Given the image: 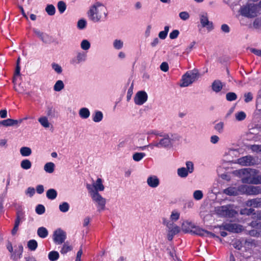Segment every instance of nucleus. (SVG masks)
<instances>
[{
    "label": "nucleus",
    "mask_w": 261,
    "mask_h": 261,
    "mask_svg": "<svg viewBox=\"0 0 261 261\" xmlns=\"http://www.w3.org/2000/svg\"><path fill=\"white\" fill-rule=\"evenodd\" d=\"M246 117V115L245 112L241 111L236 114V118L238 121H242Z\"/></svg>",
    "instance_id": "44"
},
{
    "label": "nucleus",
    "mask_w": 261,
    "mask_h": 261,
    "mask_svg": "<svg viewBox=\"0 0 261 261\" xmlns=\"http://www.w3.org/2000/svg\"><path fill=\"white\" fill-rule=\"evenodd\" d=\"M44 189L43 186L42 185H38L36 187L37 193L39 194L43 193L44 192Z\"/></svg>",
    "instance_id": "61"
},
{
    "label": "nucleus",
    "mask_w": 261,
    "mask_h": 261,
    "mask_svg": "<svg viewBox=\"0 0 261 261\" xmlns=\"http://www.w3.org/2000/svg\"><path fill=\"white\" fill-rule=\"evenodd\" d=\"M36 213L38 215H42L45 213V208L43 205L38 204L35 209Z\"/></svg>",
    "instance_id": "43"
},
{
    "label": "nucleus",
    "mask_w": 261,
    "mask_h": 261,
    "mask_svg": "<svg viewBox=\"0 0 261 261\" xmlns=\"http://www.w3.org/2000/svg\"><path fill=\"white\" fill-rule=\"evenodd\" d=\"M250 148L254 152H261V145H252Z\"/></svg>",
    "instance_id": "52"
},
{
    "label": "nucleus",
    "mask_w": 261,
    "mask_h": 261,
    "mask_svg": "<svg viewBox=\"0 0 261 261\" xmlns=\"http://www.w3.org/2000/svg\"><path fill=\"white\" fill-rule=\"evenodd\" d=\"M69 209V205L66 202H64L59 205V210L63 213H66Z\"/></svg>",
    "instance_id": "41"
},
{
    "label": "nucleus",
    "mask_w": 261,
    "mask_h": 261,
    "mask_svg": "<svg viewBox=\"0 0 261 261\" xmlns=\"http://www.w3.org/2000/svg\"><path fill=\"white\" fill-rule=\"evenodd\" d=\"M146 154L144 152H136L133 155V160L136 162L141 161L145 156Z\"/></svg>",
    "instance_id": "35"
},
{
    "label": "nucleus",
    "mask_w": 261,
    "mask_h": 261,
    "mask_svg": "<svg viewBox=\"0 0 261 261\" xmlns=\"http://www.w3.org/2000/svg\"><path fill=\"white\" fill-rule=\"evenodd\" d=\"M38 121L44 127L47 128L49 126V123L46 117H42L39 118Z\"/></svg>",
    "instance_id": "40"
},
{
    "label": "nucleus",
    "mask_w": 261,
    "mask_h": 261,
    "mask_svg": "<svg viewBox=\"0 0 261 261\" xmlns=\"http://www.w3.org/2000/svg\"><path fill=\"white\" fill-rule=\"evenodd\" d=\"M246 205L254 208L261 207V198H255L247 200L246 202Z\"/></svg>",
    "instance_id": "14"
},
{
    "label": "nucleus",
    "mask_w": 261,
    "mask_h": 261,
    "mask_svg": "<svg viewBox=\"0 0 261 261\" xmlns=\"http://www.w3.org/2000/svg\"><path fill=\"white\" fill-rule=\"evenodd\" d=\"M23 251V248L21 244L18 246V248L14 252L11 253V258L13 260H17L22 257V254Z\"/></svg>",
    "instance_id": "16"
},
{
    "label": "nucleus",
    "mask_w": 261,
    "mask_h": 261,
    "mask_svg": "<svg viewBox=\"0 0 261 261\" xmlns=\"http://www.w3.org/2000/svg\"><path fill=\"white\" fill-rule=\"evenodd\" d=\"M160 69L164 72H167L169 70L168 64L165 62L162 63L160 65Z\"/></svg>",
    "instance_id": "54"
},
{
    "label": "nucleus",
    "mask_w": 261,
    "mask_h": 261,
    "mask_svg": "<svg viewBox=\"0 0 261 261\" xmlns=\"http://www.w3.org/2000/svg\"><path fill=\"white\" fill-rule=\"evenodd\" d=\"M223 193L227 195L232 196L237 194V191L234 188L228 187L224 190Z\"/></svg>",
    "instance_id": "36"
},
{
    "label": "nucleus",
    "mask_w": 261,
    "mask_h": 261,
    "mask_svg": "<svg viewBox=\"0 0 261 261\" xmlns=\"http://www.w3.org/2000/svg\"><path fill=\"white\" fill-rule=\"evenodd\" d=\"M147 182L149 187L156 188L159 185L160 181L156 176H150L148 177Z\"/></svg>",
    "instance_id": "18"
},
{
    "label": "nucleus",
    "mask_w": 261,
    "mask_h": 261,
    "mask_svg": "<svg viewBox=\"0 0 261 261\" xmlns=\"http://www.w3.org/2000/svg\"><path fill=\"white\" fill-rule=\"evenodd\" d=\"M90 111L86 108H83L79 111L80 116L83 119H87L90 116Z\"/></svg>",
    "instance_id": "25"
},
{
    "label": "nucleus",
    "mask_w": 261,
    "mask_h": 261,
    "mask_svg": "<svg viewBox=\"0 0 261 261\" xmlns=\"http://www.w3.org/2000/svg\"><path fill=\"white\" fill-rule=\"evenodd\" d=\"M64 87V85L62 81L58 80L54 86V89L56 91H60Z\"/></svg>",
    "instance_id": "34"
},
{
    "label": "nucleus",
    "mask_w": 261,
    "mask_h": 261,
    "mask_svg": "<svg viewBox=\"0 0 261 261\" xmlns=\"http://www.w3.org/2000/svg\"><path fill=\"white\" fill-rule=\"evenodd\" d=\"M20 166L22 169L28 170L31 168L32 163L30 160L25 159L21 161Z\"/></svg>",
    "instance_id": "31"
},
{
    "label": "nucleus",
    "mask_w": 261,
    "mask_h": 261,
    "mask_svg": "<svg viewBox=\"0 0 261 261\" xmlns=\"http://www.w3.org/2000/svg\"><path fill=\"white\" fill-rule=\"evenodd\" d=\"M179 34V32L177 30L172 31L169 35V37L171 39H174L177 38Z\"/></svg>",
    "instance_id": "49"
},
{
    "label": "nucleus",
    "mask_w": 261,
    "mask_h": 261,
    "mask_svg": "<svg viewBox=\"0 0 261 261\" xmlns=\"http://www.w3.org/2000/svg\"><path fill=\"white\" fill-rule=\"evenodd\" d=\"M44 170L49 173H51L55 170V164L52 162H49L45 164L44 167Z\"/></svg>",
    "instance_id": "27"
},
{
    "label": "nucleus",
    "mask_w": 261,
    "mask_h": 261,
    "mask_svg": "<svg viewBox=\"0 0 261 261\" xmlns=\"http://www.w3.org/2000/svg\"><path fill=\"white\" fill-rule=\"evenodd\" d=\"M193 197L196 200H200L203 197V193L200 190H196L193 193Z\"/></svg>",
    "instance_id": "45"
},
{
    "label": "nucleus",
    "mask_w": 261,
    "mask_h": 261,
    "mask_svg": "<svg viewBox=\"0 0 261 261\" xmlns=\"http://www.w3.org/2000/svg\"><path fill=\"white\" fill-rule=\"evenodd\" d=\"M37 234L41 238H45L47 237L48 232L45 227H40L37 230Z\"/></svg>",
    "instance_id": "23"
},
{
    "label": "nucleus",
    "mask_w": 261,
    "mask_h": 261,
    "mask_svg": "<svg viewBox=\"0 0 261 261\" xmlns=\"http://www.w3.org/2000/svg\"><path fill=\"white\" fill-rule=\"evenodd\" d=\"M20 74V65H16L15 72L14 73V76H19Z\"/></svg>",
    "instance_id": "62"
},
{
    "label": "nucleus",
    "mask_w": 261,
    "mask_h": 261,
    "mask_svg": "<svg viewBox=\"0 0 261 261\" xmlns=\"http://www.w3.org/2000/svg\"><path fill=\"white\" fill-rule=\"evenodd\" d=\"M23 121L22 119L19 120H14L13 119H7L0 121V124L5 126H11L16 125L18 124L21 123Z\"/></svg>",
    "instance_id": "13"
},
{
    "label": "nucleus",
    "mask_w": 261,
    "mask_h": 261,
    "mask_svg": "<svg viewBox=\"0 0 261 261\" xmlns=\"http://www.w3.org/2000/svg\"><path fill=\"white\" fill-rule=\"evenodd\" d=\"M224 127V123L220 122L216 124L215 126V129L219 133L223 132Z\"/></svg>",
    "instance_id": "48"
},
{
    "label": "nucleus",
    "mask_w": 261,
    "mask_h": 261,
    "mask_svg": "<svg viewBox=\"0 0 261 261\" xmlns=\"http://www.w3.org/2000/svg\"><path fill=\"white\" fill-rule=\"evenodd\" d=\"M200 20L202 27L206 28L208 31L213 30L214 27L213 22L208 20L206 14L205 15H201L200 16Z\"/></svg>",
    "instance_id": "10"
},
{
    "label": "nucleus",
    "mask_w": 261,
    "mask_h": 261,
    "mask_svg": "<svg viewBox=\"0 0 261 261\" xmlns=\"http://www.w3.org/2000/svg\"><path fill=\"white\" fill-rule=\"evenodd\" d=\"M57 192L54 189H49L46 192V197L48 199L54 200L57 196Z\"/></svg>",
    "instance_id": "24"
},
{
    "label": "nucleus",
    "mask_w": 261,
    "mask_h": 261,
    "mask_svg": "<svg viewBox=\"0 0 261 261\" xmlns=\"http://www.w3.org/2000/svg\"><path fill=\"white\" fill-rule=\"evenodd\" d=\"M181 81V87H187L192 83V81L188 77V72L182 75Z\"/></svg>",
    "instance_id": "21"
},
{
    "label": "nucleus",
    "mask_w": 261,
    "mask_h": 261,
    "mask_svg": "<svg viewBox=\"0 0 261 261\" xmlns=\"http://www.w3.org/2000/svg\"><path fill=\"white\" fill-rule=\"evenodd\" d=\"M92 200L98 204V211L104 210L106 203V199L103 198L98 192H94L91 194Z\"/></svg>",
    "instance_id": "4"
},
{
    "label": "nucleus",
    "mask_w": 261,
    "mask_h": 261,
    "mask_svg": "<svg viewBox=\"0 0 261 261\" xmlns=\"http://www.w3.org/2000/svg\"><path fill=\"white\" fill-rule=\"evenodd\" d=\"M38 247L37 242L34 239L30 240L28 242V247L31 251H35Z\"/></svg>",
    "instance_id": "28"
},
{
    "label": "nucleus",
    "mask_w": 261,
    "mask_h": 261,
    "mask_svg": "<svg viewBox=\"0 0 261 261\" xmlns=\"http://www.w3.org/2000/svg\"><path fill=\"white\" fill-rule=\"evenodd\" d=\"M258 7H259L258 4L257 5L249 4L242 7L241 8L240 12L241 15L245 17L253 18L257 16Z\"/></svg>",
    "instance_id": "2"
},
{
    "label": "nucleus",
    "mask_w": 261,
    "mask_h": 261,
    "mask_svg": "<svg viewBox=\"0 0 261 261\" xmlns=\"http://www.w3.org/2000/svg\"><path fill=\"white\" fill-rule=\"evenodd\" d=\"M170 218L172 220L176 221L179 218V213H178V212H173L171 215Z\"/></svg>",
    "instance_id": "59"
},
{
    "label": "nucleus",
    "mask_w": 261,
    "mask_h": 261,
    "mask_svg": "<svg viewBox=\"0 0 261 261\" xmlns=\"http://www.w3.org/2000/svg\"><path fill=\"white\" fill-rule=\"evenodd\" d=\"M47 13L50 16L54 15L56 12V9L54 5H48L45 8Z\"/></svg>",
    "instance_id": "39"
},
{
    "label": "nucleus",
    "mask_w": 261,
    "mask_h": 261,
    "mask_svg": "<svg viewBox=\"0 0 261 261\" xmlns=\"http://www.w3.org/2000/svg\"><path fill=\"white\" fill-rule=\"evenodd\" d=\"M218 211L220 215L226 218H232L237 214V212L230 208L229 205L221 206L219 208Z\"/></svg>",
    "instance_id": "5"
},
{
    "label": "nucleus",
    "mask_w": 261,
    "mask_h": 261,
    "mask_svg": "<svg viewBox=\"0 0 261 261\" xmlns=\"http://www.w3.org/2000/svg\"><path fill=\"white\" fill-rule=\"evenodd\" d=\"M57 7L60 13L62 14L65 12L66 9V5L63 1H59L58 3Z\"/></svg>",
    "instance_id": "37"
},
{
    "label": "nucleus",
    "mask_w": 261,
    "mask_h": 261,
    "mask_svg": "<svg viewBox=\"0 0 261 261\" xmlns=\"http://www.w3.org/2000/svg\"><path fill=\"white\" fill-rule=\"evenodd\" d=\"M102 113L98 111L95 112L94 115L93 116V121L95 122H99L102 120Z\"/></svg>",
    "instance_id": "32"
},
{
    "label": "nucleus",
    "mask_w": 261,
    "mask_h": 261,
    "mask_svg": "<svg viewBox=\"0 0 261 261\" xmlns=\"http://www.w3.org/2000/svg\"><path fill=\"white\" fill-rule=\"evenodd\" d=\"M93 186L95 190V192H98V191H102L105 189V187L102 184V179L100 178L97 179L96 182L93 184Z\"/></svg>",
    "instance_id": "22"
},
{
    "label": "nucleus",
    "mask_w": 261,
    "mask_h": 261,
    "mask_svg": "<svg viewBox=\"0 0 261 261\" xmlns=\"http://www.w3.org/2000/svg\"><path fill=\"white\" fill-rule=\"evenodd\" d=\"M86 21L84 19H80L77 22V27L80 29H83L85 28Z\"/></svg>",
    "instance_id": "57"
},
{
    "label": "nucleus",
    "mask_w": 261,
    "mask_h": 261,
    "mask_svg": "<svg viewBox=\"0 0 261 261\" xmlns=\"http://www.w3.org/2000/svg\"><path fill=\"white\" fill-rule=\"evenodd\" d=\"M169 230L167 234V239L169 241L173 240L174 236L179 232V228L178 226L175 225L173 227L169 228Z\"/></svg>",
    "instance_id": "19"
},
{
    "label": "nucleus",
    "mask_w": 261,
    "mask_h": 261,
    "mask_svg": "<svg viewBox=\"0 0 261 261\" xmlns=\"http://www.w3.org/2000/svg\"><path fill=\"white\" fill-rule=\"evenodd\" d=\"M188 170L185 167L179 168L177 170V174L181 177H187L188 175Z\"/></svg>",
    "instance_id": "38"
},
{
    "label": "nucleus",
    "mask_w": 261,
    "mask_h": 261,
    "mask_svg": "<svg viewBox=\"0 0 261 261\" xmlns=\"http://www.w3.org/2000/svg\"><path fill=\"white\" fill-rule=\"evenodd\" d=\"M189 226L191 228L186 229V232H189L191 234H196L200 236H204L205 229H203L199 226H195L191 223L189 224Z\"/></svg>",
    "instance_id": "7"
},
{
    "label": "nucleus",
    "mask_w": 261,
    "mask_h": 261,
    "mask_svg": "<svg viewBox=\"0 0 261 261\" xmlns=\"http://www.w3.org/2000/svg\"><path fill=\"white\" fill-rule=\"evenodd\" d=\"M244 183L251 184H261V175L251 176V175L243 178Z\"/></svg>",
    "instance_id": "9"
},
{
    "label": "nucleus",
    "mask_w": 261,
    "mask_h": 261,
    "mask_svg": "<svg viewBox=\"0 0 261 261\" xmlns=\"http://www.w3.org/2000/svg\"><path fill=\"white\" fill-rule=\"evenodd\" d=\"M253 157L251 155H246L238 159V163L243 166H250L252 163Z\"/></svg>",
    "instance_id": "15"
},
{
    "label": "nucleus",
    "mask_w": 261,
    "mask_h": 261,
    "mask_svg": "<svg viewBox=\"0 0 261 261\" xmlns=\"http://www.w3.org/2000/svg\"><path fill=\"white\" fill-rule=\"evenodd\" d=\"M16 215L17 218L24 219V213L21 210L17 211Z\"/></svg>",
    "instance_id": "63"
},
{
    "label": "nucleus",
    "mask_w": 261,
    "mask_h": 261,
    "mask_svg": "<svg viewBox=\"0 0 261 261\" xmlns=\"http://www.w3.org/2000/svg\"><path fill=\"white\" fill-rule=\"evenodd\" d=\"M53 237L55 244L61 245L65 242L66 239V233L61 228H58L54 231Z\"/></svg>",
    "instance_id": "3"
},
{
    "label": "nucleus",
    "mask_w": 261,
    "mask_h": 261,
    "mask_svg": "<svg viewBox=\"0 0 261 261\" xmlns=\"http://www.w3.org/2000/svg\"><path fill=\"white\" fill-rule=\"evenodd\" d=\"M171 144V139L168 134L164 135L163 138L161 139L160 142L154 145L156 147H168Z\"/></svg>",
    "instance_id": "12"
},
{
    "label": "nucleus",
    "mask_w": 261,
    "mask_h": 261,
    "mask_svg": "<svg viewBox=\"0 0 261 261\" xmlns=\"http://www.w3.org/2000/svg\"><path fill=\"white\" fill-rule=\"evenodd\" d=\"M241 227V225L236 223H226L220 226V228L232 232H239L242 229Z\"/></svg>",
    "instance_id": "8"
},
{
    "label": "nucleus",
    "mask_w": 261,
    "mask_h": 261,
    "mask_svg": "<svg viewBox=\"0 0 261 261\" xmlns=\"http://www.w3.org/2000/svg\"><path fill=\"white\" fill-rule=\"evenodd\" d=\"M187 169L189 173L193 171V164L192 162L188 161L186 163Z\"/></svg>",
    "instance_id": "58"
},
{
    "label": "nucleus",
    "mask_w": 261,
    "mask_h": 261,
    "mask_svg": "<svg viewBox=\"0 0 261 261\" xmlns=\"http://www.w3.org/2000/svg\"><path fill=\"white\" fill-rule=\"evenodd\" d=\"M199 76V73L197 70H194L190 72H188V77L191 79L193 83Z\"/></svg>",
    "instance_id": "29"
},
{
    "label": "nucleus",
    "mask_w": 261,
    "mask_h": 261,
    "mask_svg": "<svg viewBox=\"0 0 261 261\" xmlns=\"http://www.w3.org/2000/svg\"><path fill=\"white\" fill-rule=\"evenodd\" d=\"M81 48L84 50H87L90 47V43L87 40H83L81 44Z\"/></svg>",
    "instance_id": "46"
},
{
    "label": "nucleus",
    "mask_w": 261,
    "mask_h": 261,
    "mask_svg": "<svg viewBox=\"0 0 261 261\" xmlns=\"http://www.w3.org/2000/svg\"><path fill=\"white\" fill-rule=\"evenodd\" d=\"M85 60V55L84 54L79 53L76 57V63H80L81 62L84 61Z\"/></svg>",
    "instance_id": "51"
},
{
    "label": "nucleus",
    "mask_w": 261,
    "mask_h": 261,
    "mask_svg": "<svg viewBox=\"0 0 261 261\" xmlns=\"http://www.w3.org/2000/svg\"><path fill=\"white\" fill-rule=\"evenodd\" d=\"M226 98L229 101H234L237 99V95L234 92H228L226 95Z\"/></svg>",
    "instance_id": "42"
},
{
    "label": "nucleus",
    "mask_w": 261,
    "mask_h": 261,
    "mask_svg": "<svg viewBox=\"0 0 261 261\" xmlns=\"http://www.w3.org/2000/svg\"><path fill=\"white\" fill-rule=\"evenodd\" d=\"M27 193L29 194L30 196H33L35 193V189L33 187H29L27 189Z\"/></svg>",
    "instance_id": "64"
},
{
    "label": "nucleus",
    "mask_w": 261,
    "mask_h": 261,
    "mask_svg": "<svg viewBox=\"0 0 261 261\" xmlns=\"http://www.w3.org/2000/svg\"><path fill=\"white\" fill-rule=\"evenodd\" d=\"M72 249L71 245H69L68 242L65 243L60 250L61 254H65L68 252L70 251Z\"/></svg>",
    "instance_id": "33"
},
{
    "label": "nucleus",
    "mask_w": 261,
    "mask_h": 261,
    "mask_svg": "<svg viewBox=\"0 0 261 261\" xmlns=\"http://www.w3.org/2000/svg\"><path fill=\"white\" fill-rule=\"evenodd\" d=\"M114 47L115 49H120L123 46V42L120 40H115L113 43Z\"/></svg>",
    "instance_id": "47"
},
{
    "label": "nucleus",
    "mask_w": 261,
    "mask_h": 261,
    "mask_svg": "<svg viewBox=\"0 0 261 261\" xmlns=\"http://www.w3.org/2000/svg\"><path fill=\"white\" fill-rule=\"evenodd\" d=\"M223 87L222 82L219 80H215L212 85V90L216 93L220 92Z\"/></svg>",
    "instance_id": "20"
},
{
    "label": "nucleus",
    "mask_w": 261,
    "mask_h": 261,
    "mask_svg": "<svg viewBox=\"0 0 261 261\" xmlns=\"http://www.w3.org/2000/svg\"><path fill=\"white\" fill-rule=\"evenodd\" d=\"M221 30L226 33H228L230 31V29L229 26L226 24H223L221 25Z\"/></svg>",
    "instance_id": "60"
},
{
    "label": "nucleus",
    "mask_w": 261,
    "mask_h": 261,
    "mask_svg": "<svg viewBox=\"0 0 261 261\" xmlns=\"http://www.w3.org/2000/svg\"><path fill=\"white\" fill-rule=\"evenodd\" d=\"M48 257L50 261H56L59 258V254L56 251H52L48 253Z\"/></svg>",
    "instance_id": "30"
},
{
    "label": "nucleus",
    "mask_w": 261,
    "mask_h": 261,
    "mask_svg": "<svg viewBox=\"0 0 261 261\" xmlns=\"http://www.w3.org/2000/svg\"><path fill=\"white\" fill-rule=\"evenodd\" d=\"M32 150L29 147H22L20 149V153L22 156H28L32 154Z\"/></svg>",
    "instance_id": "26"
},
{
    "label": "nucleus",
    "mask_w": 261,
    "mask_h": 261,
    "mask_svg": "<svg viewBox=\"0 0 261 261\" xmlns=\"http://www.w3.org/2000/svg\"><path fill=\"white\" fill-rule=\"evenodd\" d=\"M148 99V95L146 92L144 91H138L135 97H134V102L135 104L137 105H142L144 104Z\"/></svg>",
    "instance_id": "6"
},
{
    "label": "nucleus",
    "mask_w": 261,
    "mask_h": 261,
    "mask_svg": "<svg viewBox=\"0 0 261 261\" xmlns=\"http://www.w3.org/2000/svg\"><path fill=\"white\" fill-rule=\"evenodd\" d=\"M33 32L43 42L47 43L50 41V37L48 35L43 33L36 29H34Z\"/></svg>",
    "instance_id": "17"
},
{
    "label": "nucleus",
    "mask_w": 261,
    "mask_h": 261,
    "mask_svg": "<svg viewBox=\"0 0 261 261\" xmlns=\"http://www.w3.org/2000/svg\"><path fill=\"white\" fill-rule=\"evenodd\" d=\"M244 100L246 102H249L251 101L253 99V96L250 92L245 93L244 94Z\"/></svg>",
    "instance_id": "55"
},
{
    "label": "nucleus",
    "mask_w": 261,
    "mask_h": 261,
    "mask_svg": "<svg viewBox=\"0 0 261 261\" xmlns=\"http://www.w3.org/2000/svg\"><path fill=\"white\" fill-rule=\"evenodd\" d=\"M179 17L184 20H187L190 16L189 13L185 11L180 12L179 14Z\"/></svg>",
    "instance_id": "56"
},
{
    "label": "nucleus",
    "mask_w": 261,
    "mask_h": 261,
    "mask_svg": "<svg viewBox=\"0 0 261 261\" xmlns=\"http://www.w3.org/2000/svg\"><path fill=\"white\" fill-rule=\"evenodd\" d=\"M52 67L55 70V71L58 73H61L62 71L61 67L57 64H52Z\"/></svg>",
    "instance_id": "53"
},
{
    "label": "nucleus",
    "mask_w": 261,
    "mask_h": 261,
    "mask_svg": "<svg viewBox=\"0 0 261 261\" xmlns=\"http://www.w3.org/2000/svg\"><path fill=\"white\" fill-rule=\"evenodd\" d=\"M106 8L100 3H96L92 6L88 12L89 19L94 22L106 19L108 13Z\"/></svg>",
    "instance_id": "1"
},
{
    "label": "nucleus",
    "mask_w": 261,
    "mask_h": 261,
    "mask_svg": "<svg viewBox=\"0 0 261 261\" xmlns=\"http://www.w3.org/2000/svg\"><path fill=\"white\" fill-rule=\"evenodd\" d=\"M245 192L249 195H256L261 193V187L247 186L245 187Z\"/></svg>",
    "instance_id": "11"
},
{
    "label": "nucleus",
    "mask_w": 261,
    "mask_h": 261,
    "mask_svg": "<svg viewBox=\"0 0 261 261\" xmlns=\"http://www.w3.org/2000/svg\"><path fill=\"white\" fill-rule=\"evenodd\" d=\"M241 214H246L247 215H250L251 214H255L254 210L252 208H245L241 211Z\"/></svg>",
    "instance_id": "50"
}]
</instances>
